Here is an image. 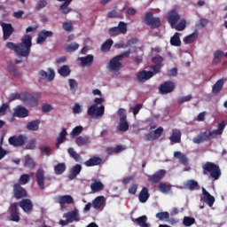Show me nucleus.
<instances>
[{
    "mask_svg": "<svg viewBox=\"0 0 227 227\" xmlns=\"http://www.w3.org/2000/svg\"><path fill=\"white\" fill-rule=\"evenodd\" d=\"M104 203H106V197L98 196L92 200V207L95 210H100L104 207Z\"/></svg>",
    "mask_w": 227,
    "mask_h": 227,
    "instance_id": "4be33fe9",
    "label": "nucleus"
},
{
    "mask_svg": "<svg viewBox=\"0 0 227 227\" xmlns=\"http://www.w3.org/2000/svg\"><path fill=\"white\" fill-rule=\"evenodd\" d=\"M67 171V165L65 163H59L54 167L55 175H63Z\"/></svg>",
    "mask_w": 227,
    "mask_h": 227,
    "instance_id": "79ce46f5",
    "label": "nucleus"
},
{
    "mask_svg": "<svg viewBox=\"0 0 227 227\" xmlns=\"http://www.w3.org/2000/svg\"><path fill=\"white\" fill-rule=\"evenodd\" d=\"M8 143L11 146L19 148V146H24L27 143V137L26 135H14L9 137Z\"/></svg>",
    "mask_w": 227,
    "mask_h": 227,
    "instance_id": "423d86ee",
    "label": "nucleus"
},
{
    "mask_svg": "<svg viewBox=\"0 0 227 227\" xmlns=\"http://www.w3.org/2000/svg\"><path fill=\"white\" fill-rule=\"evenodd\" d=\"M83 130L82 126H76L73 129L72 132H71V136L73 137H75L77 136H79V134H81Z\"/></svg>",
    "mask_w": 227,
    "mask_h": 227,
    "instance_id": "e2e57ef3",
    "label": "nucleus"
},
{
    "mask_svg": "<svg viewBox=\"0 0 227 227\" xmlns=\"http://www.w3.org/2000/svg\"><path fill=\"white\" fill-rule=\"evenodd\" d=\"M14 115L17 116V118H27V116L29 115V111H27L24 106H20L16 108Z\"/></svg>",
    "mask_w": 227,
    "mask_h": 227,
    "instance_id": "2f4dec72",
    "label": "nucleus"
},
{
    "mask_svg": "<svg viewBox=\"0 0 227 227\" xmlns=\"http://www.w3.org/2000/svg\"><path fill=\"white\" fill-rule=\"evenodd\" d=\"M184 187L189 191H196L200 187V184L194 179H190L185 183Z\"/></svg>",
    "mask_w": 227,
    "mask_h": 227,
    "instance_id": "4c0bfd02",
    "label": "nucleus"
},
{
    "mask_svg": "<svg viewBox=\"0 0 227 227\" xmlns=\"http://www.w3.org/2000/svg\"><path fill=\"white\" fill-rule=\"evenodd\" d=\"M226 128V122L224 121H222L220 123H218V129H215L216 131V134L219 136H222L223 132H224V129Z\"/></svg>",
    "mask_w": 227,
    "mask_h": 227,
    "instance_id": "13d9d810",
    "label": "nucleus"
},
{
    "mask_svg": "<svg viewBox=\"0 0 227 227\" xmlns=\"http://www.w3.org/2000/svg\"><path fill=\"white\" fill-rule=\"evenodd\" d=\"M167 20L170 24L171 27H175L176 22L180 20V14L176 12V9H172L168 12Z\"/></svg>",
    "mask_w": 227,
    "mask_h": 227,
    "instance_id": "2eb2a0df",
    "label": "nucleus"
},
{
    "mask_svg": "<svg viewBox=\"0 0 227 227\" xmlns=\"http://www.w3.org/2000/svg\"><path fill=\"white\" fill-rule=\"evenodd\" d=\"M113 39H107L101 46L102 51H109L113 47Z\"/></svg>",
    "mask_w": 227,
    "mask_h": 227,
    "instance_id": "5fc2aeb1",
    "label": "nucleus"
},
{
    "mask_svg": "<svg viewBox=\"0 0 227 227\" xmlns=\"http://www.w3.org/2000/svg\"><path fill=\"white\" fill-rule=\"evenodd\" d=\"M58 203H59L60 207H65V205H73L74 198H72V195H62L59 197Z\"/></svg>",
    "mask_w": 227,
    "mask_h": 227,
    "instance_id": "5701e85b",
    "label": "nucleus"
},
{
    "mask_svg": "<svg viewBox=\"0 0 227 227\" xmlns=\"http://www.w3.org/2000/svg\"><path fill=\"white\" fill-rule=\"evenodd\" d=\"M48 71H49V73H47L44 70L39 71V80L40 81H45V79H48V81L54 80V77L56 76L54 70L49 68Z\"/></svg>",
    "mask_w": 227,
    "mask_h": 227,
    "instance_id": "a211bd4d",
    "label": "nucleus"
},
{
    "mask_svg": "<svg viewBox=\"0 0 227 227\" xmlns=\"http://www.w3.org/2000/svg\"><path fill=\"white\" fill-rule=\"evenodd\" d=\"M87 168H93V166H100L102 164V158L98 156H92L84 162Z\"/></svg>",
    "mask_w": 227,
    "mask_h": 227,
    "instance_id": "412c9836",
    "label": "nucleus"
},
{
    "mask_svg": "<svg viewBox=\"0 0 227 227\" xmlns=\"http://www.w3.org/2000/svg\"><path fill=\"white\" fill-rule=\"evenodd\" d=\"M155 136L153 135V131H150L149 133L144 136V141H155Z\"/></svg>",
    "mask_w": 227,
    "mask_h": 227,
    "instance_id": "338daca9",
    "label": "nucleus"
},
{
    "mask_svg": "<svg viewBox=\"0 0 227 227\" xmlns=\"http://www.w3.org/2000/svg\"><path fill=\"white\" fill-rule=\"evenodd\" d=\"M73 0H66L61 5H60V10L64 15H67L72 12V9L68 7L70 3H72Z\"/></svg>",
    "mask_w": 227,
    "mask_h": 227,
    "instance_id": "a19ab883",
    "label": "nucleus"
},
{
    "mask_svg": "<svg viewBox=\"0 0 227 227\" xmlns=\"http://www.w3.org/2000/svg\"><path fill=\"white\" fill-rule=\"evenodd\" d=\"M24 167L25 168H35V160H33V158H31V156L29 154H27L25 156Z\"/></svg>",
    "mask_w": 227,
    "mask_h": 227,
    "instance_id": "8fccbe9b",
    "label": "nucleus"
},
{
    "mask_svg": "<svg viewBox=\"0 0 227 227\" xmlns=\"http://www.w3.org/2000/svg\"><path fill=\"white\" fill-rule=\"evenodd\" d=\"M186 25L187 21L185 20H182L176 26H174V27L176 31H184Z\"/></svg>",
    "mask_w": 227,
    "mask_h": 227,
    "instance_id": "bf43d9fd",
    "label": "nucleus"
},
{
    "mask_svg": "<svg viewBox=\"0 0 227 227\" xmlns=\"http://www.w3.org/2000/svg\"><path fill=\"white\" fill-rule=\"evenodd\" d=\"M24 92L20 93H12L9 97V102H13V100H23Z\"/></svg>",
    "mask_w": 227,
    "mask_h": 227,
    "instance_id": "603ef678",
    "label": "nucleus"
},
{
    "mask_svg": "<svg viewBox=\"0 0 227 227\" xmlns=\"http://www.w3.org/2000/svg\"><path fill=\"white\" fill-rule=\"evenodd\" d=\"M175 90V82L167 81L160 85L159 91L161 95H168Z\"/></svg>",
    "mask_w": 227,
    "mask_h": 227,
    "instance_id": "4468645a",
    "label": "nucleus"
},
{
    "mask_svg": "<svg viewBox=\"0 0 227 227\" xmlns=\"http://www.w3.org/2000/svg\"><path fill=\"white\" fill-rule=\"evenodd\" d=\"M7 70L9 74H12V75L16 79H20V77H22V73H20V70L17 69V67H15L14 65H9L7 67Z\"/></svg>",
    "mask_w": 227,
    "mask_h": 227,
    "instance_id": "473e14b6",
    "label": "nucleus"
},
{
    "mask_svg": "<svg viewBox=\"0 0 227 227\" xmlns=\"http://www.w3.org/2000/svg\"><path fill=\"white\" fill-rule=\"evenodd\" d=\"M158 187L160 192H169L171 191V186L166 184V183H160Z\"/></svg>",
    "mask_w": 227,
    "mask_h": 227,
    "instance_id": "4d7b16f0",
    "label": "nucleus"
},
{
    "mask_svg": "<svg viewBox=\"0 0 227 227\" xmlns=\"http://www.w3.org/2000/svg\"><path fill=\"white\" fill-rule=\"evenodd\" d=\"M129 56H130V50L123 51L120 55L113 58L108 64L110 72H120V70L123 68V65L120 61H123V59L129 58Z\"/></svg>",
    "mask_w": 227,
    "mask_h": 227,
    "instance_id": "7ed1b4c3",
    "label": "nucleus"
},
{
    "mask_svg": "<svg viewBox=\"0 0 227 227\" xmlns=\"http://www.w3.org/2000/svg\"><path fill=\"white\" fill-rule=\"evenodd\" d=\"M48 4H49V3H47V0H40L35 4V10L40 11V10L45 8Z\"/></svg>",
    "mask_w": 227,
    "mask_h": 227,
    "instance_id": "0e129e2a",
    "label": "nucleus"
},
{
    "mask_svg": "<svg viewBox=\"0 0 227 227\" xmlns=\"http://www.w3.org/2000/svg\"><path fill=\"white\" fill-rule=\"evenodd\" d=\"M150 198V193L148 192V188L143 187L138 194V200L140 203H146Z\"/></svg>",
    "mask_w": 227,
    "mask_h": 227,
    "instance_id": "c756f323",
    "label": "nucleus"
},
{
    "mask_svg": "<svg viewBox=\"0 0 227 227\" xmlns=\"http://www.w3.org/2000/svg\"><path fill=\"white\" fill-rule=\"evenodd\" d=\"M153 77V73L152 71L142 70L138 73L137 79L139 82H146L149 79Z\"/></svg>",
    "mask_w": 227,
    "mask_h": 227,
    "instance_id": "6ab92c4d",
    "label": "nucleus"
},
{
    "mask_svg": "<svg viewBox=\"0 0 227 227\" xmlns=\"http://www.w3.org/2000/svg\"><path fill=\"white\" fill-rule=\"evenodd\" d=\"M65 141H67V129L63 128L57 138L56 148L59 149V145L65 143Z\"/></svg>",
    "mask_w": 227,
    "mask_h": 227,
    "instance_id": "72a5a7b5",
    "label": "nucleus"
},
{
    "mask_svg": "<svg viewBox=\"0 0 227 227\" xmlns=\"http://www.w3.org/2000/svg\"><path fill=\"white\" fill-rule=\"evenodd\" d=\"M31 180V176H29V174H23L20 176V179H19V184L20 185H26V184H29Z\"/></svg>",
    "mask_w": 227,
    "mask_h": 227,
    "instance_id": "49530a36",
    "label": "nucleus"
},
{
    "mask_svg": "<svg viewBox=\"0 0 227 227\" xmlns=\"http://www.w3.org/2000/svg\"><path fill=\"white\" fill-rule=\"evenodd\" d=\"M33 37L29 35H25L21 38V43L16 44L9 42L6 43L7 49L13 51L18 56L22 58H29L31 47H33Z\"/></svg>",
    "mask_w": 227,
    "mask_h": 227,
    "instance_id": "f257e3e1",
    "label": "nucleus"
},
{
    "mask_svg": "<svg viewBox=\"0 0 227 227\" xmlns=\"http://www.w3.org/2000/svg\"><path fill=\"white\" fill-rule=\"evenodd\" d=\"M170 44L173 45V47H180V45H182V41H180V33H175V35L170 38Z\"/></svg>",
    "mask_w": 227,
    "mask_h": 227,
    "instance_id": "c9c22d12",
    "label": "nucleus"
},
{
    "mask_svg": "<svg viewBox=\"0 0 227 227\" xmlns=\"http://www.w3.org/2000/svg\"><path fill=\"white\" fill-rule=\"evenodd\" d=\"M202 174L204 176H207L209 180L215 182L221 178V168L212 161H207L202 164Z\"/></svg>",
    "mask_w": 227,
    "mask_h": 227,
    "instance_id": "f03ea898",
    "label": "nucleus"
},
{
    "mask_svg": "<svg viewBox=\"0 0 227 227\" xmlns=\"http://www.w3.org/2000/svg\"><path fill=\"white\" fill-rule=\"evenodd\" d=\"M108 33L110 36H118V35L127 34V23L120 21L118 27L109 28Z\"/></svg>",
    "mask_w": 227,
    "mask_h": 227,
    "instance_id": "9d476101",
    "label": "nucleus"
},
{
    "mask_svg": "<svg viewBox=\"0 0 227 227\" xmlns=\"http://www.w3.org/2000/svg\"><path fill=\"white\" fill-rule=\"evenodd\" d=\"M162 132H164V128L159 127L155 130H153V134L154 135L155 139H159L160 136H162Z\"/></svg>",
    "mask_w": 227,
    "mask_h": 227,
    "instance_id": "69168bd1",
    "label": "nucleus"
},
{
    "mask_svg": "<svg viewBox=\"0 0 227 227\" xmlns=\"http://www.w3.org/2000/svg\"><path fill=\"white\" fill-rule=\"evenodd\" d=\"M174 157H176V159H179V162L184 166H187V164H189L187 156H185V154L182 153L181 152L174 153Z\"/></svg>",
    "mask_w": 227,
    "mask_h": 227,
    "instance_id": "f704fd0d",
    "label": "nucleus"
},
{
    "mask_svg": "<svg viewBox=\"0 0 227 227\" xmlns=\"http://www.w3.org/2000/svg\"><path fill=\"white\" fill-rule=\"evenodd\" d=\"M69 86L71 91H77V81H75L74 79H69Z\"/></svg>",
    "mask_w": 227,
    "mask_h": 227,
    "instance_id": "774afa93",
    "label": "nucleus"
},
{
    "mask_svg": "<svg viewBox=\"0 0 227 227\" xmlns=\"http://www.w3.org/2000/svg\"><path fill=\"white\" fill-rule=\"evenodd\" d=\"M69 223H74V221H79V213L77 211H71L66 215Z\"/></svg>",
    "mask_w": 227,
    "mask_h": 227,
    "instance_id": "c03bdc74",
    "label": "nucleus"
},
{
    "mask_svg": "<svg viewBox=\"0 0 227 227\" xmlns=\"http://www.w3.org/2000/svg\"><path fill=\"white\" fill-rule=\"evenodd\" d=\"M0 26L3 31V40H8L15 33V28L12 23L0 22Z\"/></svg>",
    "mask_w": 227,
    "mask_h": 227,
    "instance_id": "9b49d317",
    "label": "nucleus"
},
{
    "mask_svg": "<svg viewBox=\"0 0 227 227\" xmlns=\"http://www.w3.org/2000/svg\"><path fill=\"white\" fill-rule=\"evenodd\" d=\"M204 141H207L204 132L193 138V143H195L196 145H200V143H204Z\"/></svg>",
    "mask_w": 227,
    "mask_h": 227,
    "instance_id": "680f3d73",
    "label": "nucleus"
},
{
    "mask_svg": "<svg viewBox=\"0 0 227 227\" xmlns=\"http://www.w3.org/2000/svg\"><path fill=\"white\" fill-rule=\"evenodd\" d=\"M93 55H87L86 57L78 58V61H81L82 67H91L93 64Z\"/></svg>",
    "mask_w": 227,
    "mask_h": 227,
    "instance_id": "bb28decb",
    "label": "nucleus"
},
{
    "mask_svg": "<svg viewBox=\"0 0 227 227\" xmlns=\"http://www.w3.org/2000/svg\"><path fill=\"white\" fill-rule=\"evenodd\" d=\"M195 223H196V219L191 216H184L183 219L184 226L189 227V226H192V224H195Z\"/></svg>",
    "mask_w": 227,
    "mask_h": 227,
    "instance_id": "3c124183",
    "label": "nucleus"
},
{
    "mask_svg": "<svg viewBox=\"0 0 227 227\" xmlns=\"http://www.w3.org/2000/svg\"><path fill=\"white\" fill-rule=\"evenodd\" d=\"M169 140L174 144L180 143L182 141V132H180V129H173Z\"/></svg>",
    "mask_w": 227,
    "mask_h": 227,
    "instance_id": "c85d7f7f",
    "label": "nucleus"
},
{
    "mask_svg": "<svg viewBox=\"0 0 227 227\" xmlns=\"http://www.w3.org/2000/svg\"><path fill=\"white\" fill-rule=\"evenodd\" d=\"M202 194L204 195V201L208 205V207H213L215 203V198L212 196L205 188H202Z\"/></svg>",
    "mask_w": 227,
    "mask_h": 227,
    "instance_id": "393cba45",
    "label": "nucleus"
},
{
    "mask_svg": "<svg viewBox=\"0 0 227 227\" xmlns=\"http://www.w3.org/2000/svg\"><path fill=\"white\" fill-rule=\"evenodd\" d=\"M104 102H105L104 98H96L94 99L95 105H92L88 108L87 114L89 116H104L106 107L104 106H101L99 107L97 106H99L100 104H104Z\"/></svg>",
    "mask_w": 227,
    "mask_h": 227,
    "instance_id": "20e7f679",
    "label": "nucleus"
},
{
    "mask_svg": "<svg viewBox=\"0 0 227 227\" xmlns=\"http://www.w3.org/2000/svg\"><path fill=\"white\" fill-rule=\"evenodd\" d=\"M156 219H159L160 221H169V212L164 211L157 213Z\"/></svg>",
    "mask_w": 227,
    "mask_h": 227,
    "instance_id": "09e8293b",
    "label": "nucleus"
},
{
    "mask_svg": "<svg viewBox=\"0 0 227 227\" xmlns=\"http://www.w3.org/2000/svg\"><path fill=\"white\" fill-rule=\"evenodd\" d=\"M117 116L120 118V121L127 120V110L125 108H120L117 111Z\"/></svg>",
    "mask_w": 227,
    "mask_h": 227,
    "instance_id": "052dcab7",
    "label": "nucleus"
},
{
    "mask_svg": "<svg viewBox=\"0 0 227 227\" xmlns=\"http://www.w3.org/2000/svg\"><path fill=\"white\" fill-rule=\"evenodd\" d=\"M45 180H51V178H45V170H43V168H38L35 172V181L41 191H43V189H45Z\"/></svg>",
    "mask_w": 227,
    "mask_h": 227,
    "instance_id": "6e6552de",
    "label": "nucleus"
},
{
    "mask_svg": "<svg viewBox=\"0 0 227 227\" xmlns=\"http://www.w3.org/2000/svg\"><path fill=\"white\" fill-rule=\"evenodd\" d=\"M51 36H54V33L52 31L45 29L42 30L37 35L36 43L42 44L47 40V38H51Z\"/></svg>",
    "mask_w": 227,
    "mask_h": 227,
    "instance_id": "f3484780",
    "label": "nucleus"
},
{
    "mask_svg": "<svg viewBox=\"0 0 227 227\" xmlns=\"http://www.w3.org/2000/svg\"><path fill=\"white\" fill-rule=\"evenodd\" d=\"M75 143L78 146H86L90 143V137L80 136L75 139Z\"/></svg>",
    "mask_w": 227,
    "mask_h": 227,
    "instance_id": "58836bf2",
    "label": "nucleus"
},
{
    "mask_svg": "<svg viewBox=\"0 0 227 227\" xmlns=\"http://www.w3.org/2000/svg\"><path fill=\"white\" fill-rule=\"evenodd\" d=\"M204 136L206 137V141H211V139L215 138V136H219L217 131L215 129L213 131H205Z\"/></svg>",
    "mask_w": 227,
    "mask_h": 227,
    "instance_id": "864d4df0",
    "label": "nucleus"
},
{
    "mask_svg": "<svg viewBox=\"0 0 227 227\" xmlns=\"http://www.w3.org/2000/svg\"><path fill=\"white\" fill-rule=\"evenodd\" d=\"M67 153L70 155V157L75 160V162H81L82 160L81 155L77 153V152H75L74 148L72 147L68 148Z\"/></svg>",
    "mask_w": 227,
    "mask_h": 227,
    "instance_id": "37998d69",
    "label": "nucleus"
},
{
    "mask_svg": "<svg viewBox=\"0 0 227 227\" xmlns=\"http://www.w3.org/2000/svg\"><path fill=\"white\" fill-rule=\"evenodd\" d=\"M164 176H166V170L160 169L153 175H148L147 181L150 184H159V182H160V180H162V178H164Z\"/></svg>",
    "mask_w": 227,
    "mask_h": 227,
    "instance_id": "f8f14e48",
    "label": "nucleus"
},
{
    "mask_svg": "<svg viewBox=\"0 0 227 227\" xmlns=\"http://www.w3.org/2000/svg\"><path fill=\"white\" fill-rule=\"evenodd\" d=\"M8 213L10 215V221L13 223H19L20 221V213L19 212V203L12 202L10 204L8 208Z\"/></svg>",
    "mask_w": 227,
    "mask_h": 227,
    "instance_id": "0eeeda50",
    "label": "nucleus"
},
{
    "mask_svg": "<svg viewBox=\"0 0 227 227\" xmlns=\"http://www.w3.org/2000/svg\"><path fill=\"white\" fill-rule=\"evenodd\" d=\"M117 129L119 132H127V130H129V121L127 119L120 121Z\"/></svg>",
    "mask_w": 227,
    "mask_h": 227,
    "instance_id": "ea45409f",
    "label": "nucleus"
},
{
    "mask_svg": "<svg viewBox=\"0 0 227 227\" xmlns=\"http://www.w3.org/2000/svg\"><path fill=\"white\" fill-rule=\"evenodd\" d=\"M81 171H82V166H81V164L73 166L68 176L69 180H74V178H77V176L81 174Z\"/></svg>",
    "mask_w": 227,
    "mask_h": 227,
    "instance_id": "aec40b11",
    "label": "nucleus"
},
{
    "mask_svg": "<svg viewBox=\"0 0 227 227\" xmlns=\"http://www.w3.org/2000/svg\"><path fill=\"white\" fill-rule=\"evenodd\" d=\"M197 38H198V33L193 32V33H192L191 35H186V36L184 38V42L185 43H194V42H196Z\"/></svg>",
    "mask_w": 227,
    "mask_h": 227,
    "instance_id": "a18cd8bd",
    "label": "nucleus"
},
{
    "mask_svg": "<svg viewBox=\"0 0 227 227\" xmlns=\"http://www.w3.org/2000/svg\"><path fill=\"white\" fill-rule=\"evenodd\" d=\"M145 24L149 26L151 29H157V27H160V18L153 17V13L149 12L145 13Z\"/></svg>",
    "mask_w": 227,
    "mask_h": 227,
    "instance_id": "1a4fd4ad",
    "label": "nucleus"
},
{
    "mask_svg": "<svg viewBox=\"0 0 227 227\" xmlns=\"http://www.w3.org/2000/svg\"><path fill=\"white\" fill-rule=\"evenodd\" d=\"M77 49H79V43H74L66 46V51L67 52H75Z\"/></svg>",
    "mask_w": 227,
    "mask_h": 227,
    "instance_id": "6e6d98bb",
    "label": "nucleus"
},
{
    "mask_svg": "<svg viewBox=\"0 0 227 227\" xmlns=\"http://www.w3.org/2000/svg\"><path fill=\"white\" fill-rule=\"evenodd\" d=\"M38 100H40V95L38 93H28L24 92L23 100L24 104L27 106V107H36L38 106Z\"/></svg>",
    "mask_w": 227,
    "mask_h": 227,
    "instance_id": "39448f33",
    "label": "nucleus"
},
{
    "mask_svg": "<svg viewBox=\"0 0 227 227\" xmlns=\"http://www.w3.org/2000/svg\"><path fill=\"white\" fill-rule=\"evenodd\" d=\"M224 87V80L220 79L218 80L212 87V93L214 95H217L223 91V88Z\"/></svg>",
    "mask_w": 227,
    "mask_h": 227,
    "instance_id": "cd10ccee",
    "label": "nucleus"
},
{
    "mask_svg": "<svg viewBox=\"0 0 227 227\" xmlns=\"http://www.w3.org/2000/svg\"><path fill=\"white\" fill-rule=\"evenodd\" d=\"M18 207H20L26 214H29V212L33 211V202L29 199H23L18 203Z\"/></svg>",
    "mask_w": 227,
    "mask_h": 227,
    "instance_id": "dca6fc26",
    "label": "nucleus"
},
{
    "mask_svg": "<svg viewBox=\"0 0 227 227\" xmlns=\"http://www.w3.org/2000/svg\"><path fill=\"white\" fill-rule=\"evenodd\" d=\"M213 56H214V59L211 62V65L213 67H215L219 65V63H221V59L224 58V53L223 52V51L217 50L214 52Z\"/></svg>",
    "mask_w": 227,
    "mask_h": 227,
    "instance_id": "a878e982",
    "label": "nucleus"
},
{
    "mask_svg": "<svg viewBox=\"0 0 227 227\" xmlns=\"http://www.w3.org/2000/svg\"><path fill=\"white\" fill-rule=\"evenodd\" d=\"M12 189L13 197L16 200H22V198H26V196H27V191H26V189H24V187L19 184H14Z\"/></svg>",
    "mask_w": 227,
    "mask_h": 227,
    "instance_id": "ddd939ff",
    "label": "nucleus"
},
{
    "mask_svg": "<svg viewBox=\"0 0 227 227\" xmlns=\"http://www.w3.org/2000/svg\"><path fill=\"white\" fill-rule=\"evenodd\" d=\"M27 130L36 131L40 129V120H35L32 121H28L27 124Z\"/></svg>",
    "mask_w": 227,
    "mask_h": 227,
    "instance_id": "e433bc0d",
    "label": "nucleus"
},
{
    "mask_svg": "<svg viewBox=\"0 0 227 227\" xmlns=\"http://www.w3.org/2000/svg\"><path fill=\"white\" fill-rule=\"evenodd\" d=\"M70 67L67 65L62 66L59 69V75H61L62 77H68V74H70Z\"/></svg>",
    "mask_w": 227,
    "mask_h": 227,
    "instance_id": "de8ad7c7",
    "label": "nucleus"
},
{
    "mask_svg": "<svg viewBox=\"0 0 227 227\" xmlns=\"http://www.w3.org/2000/svg\"><path fill=\"white\" fill-rule=\"evenodd\" d=\"M90 189L92 192H100V191H104V184L97 179H94L93 183L90 184Z\"/></svg>",
    "mask_w": 227,
    "mask_h": 227,
    "instance_id": "7c9ffc66",
    "label": "nucleus"
},
{
    "mask_svg": "<svg viewBox=\"0 0 227 227\" xmlns=\"http://www.w3.org/2000/svg\"><path fill=\"white\" fill-rule=\"evenodd\" d=\"M131 221L140 227H150V224L146 222L148 221V216L142 215L137 218H131Z\"/></svg>",
    "mask_w": 227,
    "mask_h": 227,
    "instance_id": "b1692460",
    "label": "nucleus"
}]
</instances>
